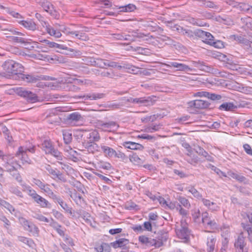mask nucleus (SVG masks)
Instances as JSON below:
<instances>
[{
    "label": "nucleus",
    "instance_id": "f8f14e48",
    "mask_svg": "<svg viewBox=\"0 0 252 252\" xmlns=\"http://www.w3.org/2000/svg\"><path fill=\"white\" fill-rule=\"evenodd\" d=\"M118 127L119 126L117 123L113 121H109L106 123L99 122L98 124V128L101 129L102 130L104 131L110 132L116 130Z\"/></svg>",
    "mask_w": 252,
    "mask_h": 252
},
{
    "label": "nucleus",
    "instance_id": "bf43d9fd",
    "mask_svg": "<svg viewBox=\"0 0 252 252\" xmlns=\"http://www.w3.org/2000/svg\"><path fill=\"white\" fill-rule=\"evenodd\" d=\"M73 200L77 204H82L84 200L81 195L79 193H75L72 197Z\"/></svg>",
    "mask_w": 252,
    "mask_h": 252
},
{
    "label": "nucleus",
    "instance_id": "09e8293b",
    "mask_svg": "<svg viewBox=\"0 0 252 252\" xmlns=\"http://www.w3.org/2000/svg\"><path fill=\"white\" fill-rule=\"evenodd\" d=\"M115 74L112 69L109 70H103L101 73V77L113 78L115 76Z\"/></svg>",
    "mask_w": 252,
    "mask_h": 252
},
{
    "label": "nucleus",
    "instance_id": "a211bd4d",
    "mask_svg": "<svg viewBox=\"0 0 252 252\" xmlns=\"http://www.w3.org/2000/svg\"><path fill=\"white\" fill-rule=\"evenodd\" d=\"M53 201L55 203H58L61 207L67 213L69 214L72 217H74L75 214L72 211V208L69 207L67 204L64 202L63 200L59 196H57Z\"/></svg>",
    "mask_w": 252,
    "mask_h": 252
},
{
    "label": "nucleus",
    "instance_id": "5fc2aeb1",
    "mask_svg": "<svg viewBox=\"0 0 252 252\" xmlns=\"http://www.w3.org/2000/svg\"><path fill=\"white\" fill-rule=\"evenodd\" d=\"M11 40L14 42L20 43H27L28 39L25 38L18 36H10Z\"/></svg>",
    "mask_w": 252,
    "mask_h": 252
},
{
    "label": "nucleus",
    "instance_id": "cd10ccee",
    "mask_svg": "<svg viewBox=\"0 0 252 252\" xmlns=\"http://www.w3.org/2000/svg\"><path fill=\"white\" fill-rule=\"evenodd\" d=\"M202 202L205 206L212 211H216L219 209V207L217 203L211 202L209 200L204 198L202 199Z\"/></svg>",
    "mask_w": 252,
    "mask_h": 252
},
{
    "label": "nucleus",
    "instance_id": "5701e85b",
    "mask_svg": "<svg viewBox=\"0 0 252 252\" xmlns=\"http://www.w3.org/2000/svg\"><path fill=\"white\" fill-rule=\"evenodd\" d=\"M116 8L119 9L118 11V14H120L121 12H131L134 11L136 7V6L133 4H128L127 5L121 6H116Z\"/></svg>",
    "mask_w": 252,
    "mask_h": 252
},
{
    "label": "nucleus",
    "instance_id": "4d7b16f0",
    "mask_svg": "<svg viewBox=\"0 0 252 252\" xmlns=\"http://www.w3.org/2000/svg\"><path fill=\"white\" fill-rule=\"evenodd\" d=\"M179 203L184 206L185 207L189 209L190 207V204L188 199L184 197H179L178 198Z\"/></svg>",
    "mask_w": 252,
    "mask_h": 252
},
{
    "label": "nucleus",
    "instance_id": "7ed1b4c3",
    "mask_svg": "<svg viewBox=\"0 0 252 252\" xmlns=\"http://www.w3.org/2000/svg\"><path fill=\"white\" fill-rule=\"evenodd\" d=\"M167 239V234H164L159 237L158 239H152L145 236L139 237V241L142 244H146L148 246H154L156 248H159L163 245V242H165Z\"/></svg>",
    "mask_w": 252,
    "mask_h": 252
},
{
    "label": "nucleus",
    "instance_id": "13d9d810",
    "mask_svg": "<svg viewBox=\"0 0 252 252\" xmlns=\"http://www.w3.org/2000/svg\"><path fill=\"white\" fill-rule=\"evenodd\" d=\"M23 188V190L26 191H28V194L31 196L32 195L31 191H35V190L32 189L30 186L27 185L26 183H24L23 181V183H19Z\"/></svg>",
    "mask_w": 252,
    "mask_h": 252
},
{
    "label": "nucleus",
    "instance_id": "e2e57ef3",
    "mask_svg": "<svg viewBox=\"0 0 252 252\" xmlns=\"http://www.w3.org/2000/svg\"><path fill=\"white\" fill-rule=\"evenodd\" d=\"M18 240L20 242L27 244L30 247H32V244H33V242L31 239H29L25 237L19 236L18 237Z\"/></svg>",
    "mask_w": 252,
    "mask_h": 252
},
{
    "label": "nucleus",
    "instance_id": "c756f323",
    "mask_svg": "<svg viewBox=\"0 0 252 252\" xmlns=\"http://www.w3.org/2000/svg\"><path fill=\"white\" fill-rule=\"evenodd\" d=\"M128 243V240L125 238H121L116 241L111 243L112 246L116 249L118 248H124Z\"/></svg>",
    "mask_w": 252,
    "mask_h": 252
},
{
    "label": "nucleus",
    "instance_id": "864d4df0",
    "mask_svg": "<svg viewBox=\"0 0 252 252\" xmlns=\"http://www.w3.org/2000/svg\"><path fill=\"white\" fill-rule=\"evenodd\" d=\"M96 58L90 57H85L83 61L88 65L94 66L95 64V60Z\"/></svg>",
    "mask_w": 252,
    "mask_h": 252
},
{
    "label": "nucleus",
    "instance_id": "6e6d98bb",
    "mask_svg": "<svg viewBox=\"0 0 252 252\" xmlns=\"http://www.w3.org/2000/svg\"><path fill=\"white\" fill-rule=\"evenodd\" d=\"M241 22L247 27L248 28L252 30V19L250 17L242 18Z\"/></svg>",
    "mask_w": 252,
    "mask_h": 252
},
{
    "label": "nucleus",
    "instance_id": "6ab92c4d",
    "mask_svg": "<svg viewBox=\"0 0 252 252\" xmlns=\"http://www.w3.org/2000/svg\"><path fill=\"white\" fill-rule=\"evenodd\" d=\"M6 169L17 182L19 183H23L22 176L19 171L16 169L13 166H10V167H7L6 166Z\"/></svg>",
    "mask_w": 252,
    "mask_h": 252
},
{
    "label": "nucleus",
    "instance_id": "680f3d73",
    "mask_svg": "<svg viewBox=\"0 0 252 252\" xmlns=\"http://www.w3.org/2000/svg\"><path fill=\"white\" fill-rule=\"evenodd\" d=\"M180 204L177 202H167V203L166 204L165 208H167L171 210H173L176 208L177 210H178V206Z\"/></svg>",
    "mask_w": 252,
    "mask_h": 252
},
{
    "label": "nucleus",
    "instance_id": "338daca9",
    "mask_svg": "<svg viewBox=\"0 0 252 252\" xmlns=\"http://www.w3.org/2000/svg\"><path fill=\"white\" fill-rule=\"evenodd\" d=\"M0 220L3 222L4 227L8 229L10 225L9 220L5 216L2 215H0Z\"/></svg>",
    "mask_w": 252,
    "mask_h": 252
},
{
    "label": "nucleus",
    "instance_id": "bb28decb",
    "mask_svg": "<svg viewBox=\"0 0 252 252\" xmlns=\"http://www.w3.org/2000/svg\"><path fill=\"white\" fill-rule=\"evenodd\" d=\"M41 42L43 43L45 45L48 46L49 48H58L60 49H67V47L61 44H58L54 42H51L48 40L44 39L40 41Z\"/></svg>",
    "mask_w": 252,
    "mask_h": 252
},
{
    "label": "nucleus",
    "instance_id": "0eeeda50",
    "mask_svg": "<svg viewBox=\"0 0 252 252\" xmlns=\"http://www.w3.org/2000/svg\"><path fill=\"white\" fill-rule=\"evenodd\" d=\"M176 232L177 236L181 239L187 241L189 239V231L185 221L181 220L180 226L176 229Z\"/></svg>",
    "mask_w": 252,
    "mask_h": 252
},
{
    "label": "nucleus",
    "instance_id": "a878e982",
    "mask_svg": "<svg viewBox=\"0 0 252 252\" xmlns=\"http://www.w3.org/2000/svg\"><path fill=\"white\" fill-rule=\"evenodd\" d=\"M67 119L71 122H78L82 121L83 118L79 112H75L69 114Z\"/></svg>",
    "mask_w": 252,
    "mask_h": 252
},
{
    "label": "nucleus",
    "instance_id": "3c124183",
    "mask_svg": "<svg viewBox=\"0 0 252 252\" xmlns=\"http://www.w3.org/2000/svg\"><path fill=\"white\" fill-rule=\"evenodd\" d=\"M87 133L83 130H79L77 131L74 134L75 138L80 141L83 137H86Z\"/></svg>",
    "mask_w": 252,
    "mask_h": 252
},
{
    "label": "nucleus",
    "instance_id": "37998d69",
    "mask_svg": "<svg viewBox=\"0 0 252 252\" xmlns=\"http://www.w3.org/2000/svg\"><path fill=\"white\" fill-rule=\"evenodd\" d=\"M41 6L45 11L51 14L53 12V5L49 1H46L42 3Z\"/></svg>",
    "mask_w": 252,
    "mask_h": 252
},
{
    "label": "nucleus",
    "instance_id": "7c9ffc66",
    "mask_svg": "<svg viewBox=\"0 0 252 252\" xmlns=\"http://www.w3.org/2000/svg\"><path fill=\"white\" fill-rule=\"evenodd\" d=\"M41 190L53 200L58 196L50 189V185L48 184H45Z\"/></svg>",
    "mask_w": 252,
    "mask_h": 252
},
{
    "label": "nucleus",
    "instance_id": "ddd939ff",
    "mask_svg": "<svg viewBox=\"0 0 252 252\" xmlns=\"http://www.w3.org/2000/svg\"><path fill=\"white\" fill-rule=\"evenodd\" d=\"M43 27L45 28L47 32L51 36H54L56 38L61 37L62 33L61 30L60 29H58L57 24L55 26V27L51 26L48 23L45 22H44Z\"/></svg>",
    "mask_w": 252,
    "mask_h": 252
},
{
    "label": "nucleus",
    "instance_id": "c85d7f7f",
    "mask_svg": "<svg viewBox=\"0 0 252 252\" xmlns=\"http://www.w3.org/2000/svg\"><path fill=\"white\" fill-rule=\"evenodd\" d=\"M128 32L129 34H127V35H129L130 37V38L131 39H129V40L128 41L131 42L134 41L135 40V38H142L146 36L144 33L139 32L138 30H133Z\"/></svg>",
    "mask_w": 252,
    "mask_h": 252
},
{
    "label": "nucleus",
    "instance_id": "f257e3e1",
    "mask_svg": "<svg viewBox=\"0 0 252 252\" xmlns=\"http://www.w3.org/2000/svg\"><path fill=\"white\" fill-rule=\"evenodd\" d=\"M2 66L5 72L0 73V76L6 78H12L17 80L18 77L15 76L21 73L23 70V66L21 64L10 60L5 61Z\"/></svg>",
    "mask_w": 252,
    "mask_h": 252
},
{
    "label": "nucleus",
    "instance_id": "393cba45",
    "mask_svg": "<svg viewBox=\"0 0 252 252\" xmlns=\"http://www.w3.org/2000/svg\"><path fill=\"white\" fill-rule=\"evenodd\" d=\"M101 149L105 156L108 158L114 157L116 151L113 148L105 145H101Z\"/></svg>",
    "mask_w": 252,
    "mask_h": 252
},
{
    "label": "nucleus",
    "instance_id": "0e129e2a",
    "mask_svg": "<svg viewBox=\"0 0 252 252\" xmlns=\"http://www.w3.org/2000/svg\"><path fill=\"white\" fill-rule=\"evenodd\" d=\"M32 182L37 186L40 189H42L43 187L44 186V185L46 184L44 182L41 181L39 179H36V178H33L32 180Z\"/></svg>",
    "mask_w": 252,
    "mask_h": 252
},
{
    "label": "nucleus",
    "instance_id": "de8ad7c7",
    "mask_svg": "<svg viewBox=\"0 0 252 252\" xmlns=\"http://www.w3.org/2000/svg\"><path fill=\"white\" fill-rule=\"evenodd\" d=\"M243 43L244 45V48L250 54L252 55V41H250L247 39H244Z\"/></svg>",
    "mask_w": 252,
    "mask_h": 252
},
{
    "label": "nucleus",
    "instance_id": "2eb2a0df",
    "mask_svg": "<svg viewBox=\"0 0 252 252\" xmlns=\"http://www.w3.org/2000/svg\"><path fill=\"white\" fill-rule=\"evenodd\" d=\"M196 33L205 43L210 45L214 43V37L210 32L199 30L197 31Z\"/></svg>",
    "mask_w": 252,
    "mask_h": 252
},
{
    "label": "nucleus",
    "instance_id": "79ce46f5",
    "mask_svg": "<svg viewBox=\"0 0 252 252\" xmlns=\"http://www.w3.org/2000/svg\"><path fill=\"white\" fill-rule=\"evenodd\" d=\"M76 213L77 214L82 216V218L86 223L88 224L91 223V216L89 213L85 211H83L82 213L81 210H79Z\"/></svg>",
    "mask_w": 252,
    "mask_h": 252
},
{
    "label": "nucleus",
    "instance_id": "4be33fe9",
    "mask_svg": "<svg viewBox=\"0 0 252 252\" xmlns=\"http://www.w3.org/2000/svg\"><path fill=\"white\" fill-rule=\"evenodd\" d=\"M19 23L29 30L34 31L37 29L36 24L32 20H22Z\"/></svg>",
    "mask_w": 252,
    "mask_h": 252
},
{
    "label": "nucleus",
    "instance_id": "69168bd1",
    "mask_svg": "<svg viewBox=\"0 0 252 252\" xmlns=\"http://www.w3.org/2000/svg\"><path fill=\"white\" fill-rule=\"evenodd\" d=\"M177 70L180 71H191L192 69L185 64L181 63L177 68Z\"/></svg>",
    "mask_w": 252,
    "mask_h": 252
},
{
    "label": "nucleus",
    "instance_id": "6e6552de",
    "mask_svg": "<svg viewBox=\"0 0 252 252\" xmlns=\"http://www.w3.org/2000/svg\"><path fill=\"white\" fill-rule=\"evenodd\" d=\"M31 197L34 202L37 204L40 207L44 208H50L51 203L45 198L37 193L36 191H31Z\"/></svg>",
    "mask_w": 252,
    "mask_h": 252
},
{
    "label": "nucleus",
    "instance_id": "49530a36",
    "mask_svg": "<svg viewBox=\"0 0 252 252\" xmlns=\"http://www.w3.org/2000/svg\"><path fill=\"white\" fill-rule=\"evenodd\" d=\"M1 159L4 162L3 166L5 168H6V166L10 167V164L12 163L11 160L12 159V157L10 155H5Z\"/></svg>",
    "mask_w": 252,
    "mask_h": 252
},
{
    "label": "nucleus",
    "instance_id": "f3484780",
    "mask_svg": "<svg viewBox=\"0 0 252 252\" xmlns=\"http://www.w3.org/2000/svg\"><path fill=\"white\" fill-rule=\"evenodd\" d=\"M220 230L221 231V236L224 238V241L222 242L223 247L221 248V251H226L227 249V244L228 242L227 237L229 233V226L228 225H223L220 227Z\"/></svg>",
    "mask_w": 252,
    "mask_h": 252
},
{
    "label": "nucleus",
    "instance_id": "423d86ee",
    "mask_svg": "<svg viewBox=\"0 0 252 252\" xmlns=\"http://www.w3.org/2000/svg\"><path fill=\"white\" fill-rule=\"evenodd\" d=\"M156 100V96L154 95L148 97L130 98V100H127L128 101H130L134 103L141 104L145 106L153 105L155 103Z\"/></svg>",
    "mask_w": 252,
    "mask_h": 252
},
{
    "label": "nucleus",
    "instance_id": "e433bc0d",
    "mask_svg": "<svg viewBox=\"0 0 252 252\" xmlns=\"http://www.w3.org/2000/svg\"><path fill=\"white\" fill-rule=\"evenodd\" d=\"M113 37L117 40H126L128 41L131 39L130 37L127 34H126L125 33H114L112 34Z\"/></svg>",
    "mask_w": 252,
    "mask_h": 252
},
{
    "label": "nucleus",
    "instance_id": "ea45409f",
    "mask_svg": "<svg viewBox=\"0 0 252 252\" xmlns=\"http://www.w3.org/2000/svg\"><path fill=\"white\" fill-rule=\"evenodd\" d=\"M241 225L243 229L247 232L249 241L252 242V226L244 223H242Z\"/></svg>",
    "mask_w": 252,
    "mask_h": 252
},
{
    "label": "nucleus",
    "instance_id": "603ef678",
    "mask_svg": "<svg viewBox=\"0 0 252 252\" xmlns=\"http://www.w3.org/2000/svg\"><path fill=\"white\" fill-rule=\"evenodd\" d=\"M63 134L64 143L66 144L70 143L72 139L71 133L66 131H63Z\"/></svg>",
    "mask_w": 252,
    "mask_h": 252
},
{
    "label": "nucleus",
    "instance_id": "f03ea898",
    "mask_svg": "<svg viewBox=\"0 0 252 252\" xmlns=\"http://www.w3.org/2000/svg\"><path fill=\"white\" fill-rule=\"evenodd\" d=\"M41 148L46 154H50L58 160L63 159L62 154L54 148L53 142L50 139H45L42 142Z\"/></svg>",
    "mask_w": 252,
    "mask_h": 252
},
{
    "label": "nucleus",
    "instance_id": "9d476101",
    "mask_svg": "<svg viewBox=\"0 0 252 252\" xmlns=\"http://www.w3.org/2000/svg\"><path fill=\"white\" fill-rule=\"evenodd\" d=\"M194 97H206L214 101H218L222 98L221 95L206 91H199L194 93Z\"/></svg>",
    "mask_w": 252,
    "mask_h": 252
},
{
    "label": "nucleus",
    "instance_id": "4c0bfd02",
    "mask_svg": "<svg viewBox=\"0 0 252 252\" xmlns=\"http://www.w3.org/2000/svg\"><path fill=\"white\" fill-rule=\"evenodd\" d=\"M188 190L190 192L194 197L197 198V199H201L202 200V195L199 193V192L194 188V187L191 186L189 187L188 188Z\"/></svg>",
    "mask_w": 252,
    "mask_h": 252
},
{
    "label": "nucleus",
    "instance_id": "052dcab7",
    "mask_svg": "<svg viewBox=\"0 0 252 252\" xmlns=\"http://www.w3.org/2000/svg\"><path fill=\"white\" fill-rule=\"evenodd\" d=\"M207 167L211 168L213 171L216 172L219 176H223L226 177L225 173L222 172L220 169L217 168L216 166L211 164H209L207 166Z\"/></svg>",
    "mask_w": 252,
    "mask_h": 252
},
{
    "label": "nucleus",
    "instance_id": "4468645a",
    "mask_svg": "<svg viewBox=\"0 0 252 252\" xmlns=\"http://www.w3.org/2000/svg\"><path fill=\"white\" fill-rule=\"evenodd\" d=\"M210 103L206 100L196 99L188 102V106L197 109H203L209 107Z\"/></svg>",
    "mask_w": 252,
    "mask_h": 252
},
{
    "label": "nucleus",
    "instance_id": "f704fd0d",
    "mask_svg": "<svg viewBox=\"0 0 252 252\" xmlns=\"http://www.w3.org/2000/svg\"><path fill=\"white\" fill-rule=\"evenodd\" d=\"M9 191L20 198H23L24 195L19 187L16 186L12 185L9 187Z\"/></svg>",
    "mask_w": 252,
    "mask_h": 252
},
{
    "label": "nucleus",
    "instance_id": "1a4fd4ad",
    "mask_svg": "<svg viewBox=\"0 0 252 252\" xmlns=\"http://www.w3.org/2000/svg\"><path fill=\"white\" fill-rule=\"evenodd\" d=\"M192 63L194 67L201 70L215 74H217L220 73L217 69L214 68L211 65H206L203 62H201L200 61H192Z\"/></svg>",
    "mask_w": 252,
    "mask_h": 252
},
{
    "label": "nucleus",
    "instance_id": "72a5a7b5",
    "mask_svg": "<svg viewBox=\"0 0 252 252\" xmlns=\"http://www.w3.org/2000/svg\"><path fill=\"white\" fill-rule=\"evenodd\" d=\"M236 108L237 107L231 102L223 103L219 107L220 110L224 111H234Z\"/></svg>",
    "mask_w": 252,
    "mask_h": 252
},
{
    "label": "nucleus",
    "instance_id": "dca6fc26",
    "mask_svg": "<svg viewBox=\"0 0 252 252\" xmlns=\"http://www.w3.org/2000/svg\"><path fill=\"white\" fill-rule=\"evenodd\" d=\"M27 152L25 147L20 146L16 152V156L22 160L23 163L32 164V160L27 155Z\"/></svg>",
    "mask_w": 252,
    "mask_h": 252
},
{
    "label": "nucleus",
    "instance_id": "412c9836",
    "mask_svg": "<svg viewBox=\"0 0 252 252\" xmlns=\"http://www.w3.org/2000/svg\"><path fill=\"white\" fill-rule=\"evenodd\" d=\"M105 94L103 93H93L87 94L86 95H79L77 97L79 98H84L85 100H97L102 98L104 97Z\"/></svg>",
    "mask_w": 252,
    "mask_h": 252
},
{
    "label": "nucleus",
    "instance_id": "c9c22d12",
    "mask_svg": "<svg viewBox=\"0 0 252 252\" xmlns=\"http://www.w3.org/2000/svg\"><path fill=\"white\" fill-rule=\"evenodd\" d=\"M95 63L94 66L101 68H107V60L100 58H96L95 60Z\"/></svg>",
    "mask_w": 252,
    "mask_h": 252
},
{
    "label": "nucleus",
    "instance_id": "8fccbe9b",
    "mask_svg": "<svg viewBox=\"0 0 252 252\" xmlns=\"http://www.w3.org/2000/svg\"><path fill=\"white\" fill-rule=\"evenodd\" d=\"M250 5L245 3H238L237 4L236 8L238 10L246 13H248Z\"/></svg>",
    "mask_w": 252,
    "mask_h": 252
},
{
    "label": "nucleus",
    "instance_id": "a18cd8bd",
    "mask_svg": "<svg viewBox=\"0 0 252 252\" xmlns=\"http://www.w3.org/2000/svg\"><path fill=\"white\" fill-rule=\"evenodd\" d=\"M0 206H3L7 209L10 213L14 212V208L6 201L0 198Z\"/></svg>",
    "mask_w": 252,
    "mask_h": 252
},
{
    "label": "nucleus",
    "instance_id": "2f4dec72",
    "mask_svg": "<svg viewBox=\"0 0 252 252\" xmlns=\"http://www.w3.org/2000/svg\"><path fill=\"white\" fill-rule=\"evenodd\" d=\"M174 28H175V30L178 32L179 33H182L184 35H187L189 37L193 36V32L189 30L185 29L183 27L177 25H175Z\"/></svg>",
    "mask_w": 252,
    "mask_h": 252
},
{
    "label": "nucleus",
    "instance_id": "473e14b6",
    "mask_svg": "<svg viewBox=\"0 0 252 252\" xmlns=\"http://www.w3.org/2000/svg\"><path fill=\"white\" fill-rule=\"evenodd\" d=\"M87 138L90 139V142L93 143V142L98 141L100 139V136L97 131H93L89 134H87Z\"/></svg>",
    "mask_w": 252,
    "mask_h": 252
},
{
    "label": "nucleus",
    "instance_id": "a19ab883",
    "mask_svg": "<svg viewBox=\"0 0 252 252\" xmlns=\"http://www.w3.org/2000/svg\"><path fill=\"white\" fill-rule=\"evenodd\" d=\"M30 224L29 227H28L26 230L31 233L34 236H38L39 231L38 228L32 222Z\"/></svg>",
    "mask_w": 252,
    "mask_h": 252
},
{
    "label": "nucleus",
    "instance_id": "39448f33",
    "mask_svg": "<svg viewBox=\"0 0 252 252\" xmlns=\"http://www.w3.org/2000/svg\"><path fill=\"white\" fill-rule=\"evenodd\" d=\"M17 94L24 97L29 102L34 103L38 101L37 95L29 91L25 90L22 88H19L17 90Z\"/></svg>",
    "mask_w": 252,
    "mask_h": 252
},
{
    "label": "nucleus",
    "instance_id": "c03bdc74",
    "mask_svg": "<svg viewBox=\"0 0 252 252\" xmlns=\"http://www.w3.org/2000/svg\"><path fill=\"white\" fill-rule=\"evenodd\" d=\"M32 217L38 220L39 221H42V222H49L50 220L42 215L41 214L37 213H34L32 215Z\"/></svg>",
    "mask_w": 252,
    "mask_h": 252
},
{
    "label": "nucleus",
    "instance_id": "774afa93",
    "mask_svg": "<svg viewBox=\"0 0 252 252\" xmlns=\"http://www.w3.org/2000/svg\"><path fill=\"white\" fill-rule=\"evenodd\" d=\"M210 219L208 217V214L207 212H205L202 214V222L203 224L206 227L208 224Z\"/></svg>",
    "mask_w": 252,
    "mask_h": 252
},
{
    "label": "nucleus",
    "instance_id": "20e7f679",
    "mask_svg": "<svg viewBox=\"0 0 252 252\" xmlns=\"http://www.w3.org/2000/svg\"><path fill=\"white\" fill-rule=\"evenodd\" d=\"M18 76L16 75L15 77H18L17 80H23L27 83H34L39 81L43 80H48L49 78L48 76H44L42 75H35L33 74H25L23 73H20Z\"/></svg>",
    "mask_w": 252,
    "mask_h": 252
},
{
    "label": "nucleus",
    "instance_id": "58836bf2",
    "mask_svg": "<svg viewBox=\"0 0 252 252\" xmlns=\"http://www.w3.org/2000/svg\"><path fill=\"white\" fill-rule=\"evenodd\" d=\"M63 32L67 35L70 36L72 38H77L79 31H70L68 28L60 29Z\"/></svg>",
    "mask_w": 252,
    "mask_h": 252
},
{
    "label": "nucleus",
    "instance_id": "b1692460",
    "mask_svg": "<svg viewBox=\"0 0 252 252\" xmlns=\"http://www.w3.org/2000/svg\"><path fill=\"white\" fill-rule=\"evenodd\" d=\"M123 146L127 149H129L131 150H142L144 149V147L143 145L137 143L135 142L127 141L123 143Z\"/></svg>",
    "mask_w": 252,
    "mask_h": 252
},
{
    "label": "nucleus",
    "instance_id": "9b49d317",
    "mask_svg": "<svg viewBox=\"0 0 252 252\" xmlns=\"http://www.w3.org/2000/svg\"><path fill=\"white\" fill-rule=\"evenodd\" d=\"M246 245L245 238L244 237L243 232H241L238 236L234 243L236 252H244L248 250L247 248L246 247Z\"/></svg>",
    "mask_w": 252,
    "mask_h": 252
},
{
    "label": "nucleus",
    "instance_id": "aec40b11",
    "mask_svg": "<svg viewBox=\"0 0 252 252\" xmlns=\"http://www.w3.org/2000/svg\"><path fill=\"white\" fill-rule=\"evenodd\" d=\"M216 238L213 236H208L206 242V251L207 252H214L216 250Z\"/></svg>",
    "mask_w": 252,
    "mask_h": 252
}]
</instances>
